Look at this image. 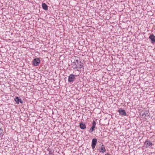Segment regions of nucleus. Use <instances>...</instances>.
Masks as SVG:
<instances>
[{
	"label": "nucleus",
	"instance_id": "nucleus-13",
	"mask_svg": "<svg viewBox=\"0 0 155 155\" xmlns=\"http://www.w3.org/2000/svg\"><path fill=\"white\" fill-rule=\"evenodd\" d=\"M101 150H99V151L100 152H101L103 153H104V152L106 151V149L104 146L103 144H102L101 146Z\"/></svg>",
	"mask_w": 155,
	"mask_h": 155
},
{
	"label": "nucleus",
	"instance_id": "nucleus-16",
	"mask_svg": "<svg viewBox=\"0 0 155 155\" xmlns=\"http://www.w3.org/2000/svg\"><path fill=\"white\" fill-rule=\"evenodd\" d=\"M3 130L2 129V128L0 127V135L1 134H3L2 133V132L3 131Z\"/></svg>",
	"mask_w": 155,
	"mask_h": 155
},
{
	"label": "nucleus",
	"instance_id": "nucleus-11",
	"mask_svg": "<svg viewBox=\"0 0 155 155\" xmlns=\"http://www.w3.org/2000/svg\"><path fill=\"white\" fill-rule=\"evenodd\" d=\"M80 127L82 129H84L86 128L85 124L82 122L80 123Z\"/></svg>",
	"mask_w": 155,
	"mask_h": 155
},
{
	"label": "nucleus",
	"instance_id": "nucleus-9",
	"mask_svg": "<svg viewBox=\"0 0 155 155\" xmlns=\"http://www.w3.org/2000/svg\"><path fill=\"white\" fill-rule=\"evenodd\" d=\"M149 38L151 40L152 43L154 44L155 43V36L153 34L150 35Z\"/></svg>",
	"mask_w": 155,
	"mask_h": 155
},
{
	"label": "nucleus",
	"instance_id": "nucleus-3",
	"mask_svg": "<svg viewBox=\"0 0 155 155\" xmlns=\"http://www.w3.org/2000/svg\"><path fill=\"white\" fill-rule=\"evenodd\" d=\"M77 76L73 74H71L68 77V81L69 82H73L75 80V78Z\"/></svg>",
	"mask_w": 155,
	"mask_h": 155
},
{
	"label": "nucleus",
	"instance_id": "nucleus-17",
	"mask_svg": "<svg viewBox=\"0 0 155 155\" xmlns=\"http://www.w3.org/2000/svg\"><path fill=\"white\" fill-rule=\"evenodd\" d=\"M105 155H111L109 153H107V154H105Z\"/></svg>",
	"mask_w": 155,
	"mask_h": 155
},
{
	"label": "nucleus",
	"instance_id": "nucleus-18",
	"mask_svg": "<svg viewBox=\"0 0 155 155\" xmlns=\"http://www.w3.org/2000/svg\"><path fill=\"white\" fill-rule=\"evenodd\" d=\"M75 64H76V65H79V64H77V63H76Z\"/></svg>",
	"mask_w": 155,
	"mask_h": 155
},
{
	"label": "nucleus",
	"instance_id": "nucleus-5",
	"mask_svg": "<svg viewBox=\"0 0 155 155\" xmlns=\"http://www.w3.org/2000/svg\"><path fill=\"white\" fill-rule=\"evenodd\" d=\"M149 110H147L145 111L143 114L141 115V117L143 118H144L147 117H148L149 115Z\"/></svg>",
	"mask_w": 155,
	"mask_h": 155
},
{
	"label": "nucleus",
	"instance_id": "nucleus-12",
	"mask_svg": "<svg viewBox=\"0 0 155 155\" xmlns=\"http://www.w3.org/2000/svg\"><path fill=\"white\" fill-rule=\"evenodd\" d=\"M75 63H74V62H72L71 64V66L72 68L74 69H76L77 70L78 69V65H76Z\"/></svg>",
	"mask_w": 155,
	"mask_h": 155
},
{
	"label": "nucleus",
	"instance_id": "nucleus-7",
	"mask_svg": "<svg viewBox=\"0 0 155 155\" xmlns=\"http://www.w3.org/2000/svg\"><path fill=\"white\" fill-rule=\"evenodd\" d=\"M96 124V123L95 121L94 120L92 122V126L89 130V132L90 133H91L94 130V128L95 127Z\"/></svg>",
	"mask_w": 155,
	"mask_h": 155
},
{
	"label": "nucleus",
	"instance_id": "nucleus-10",
	"mask_svg": "<svg viewBox=\"0 0 155 155\" xmlns=\"http://www.w3.org/2000/svg\"><path fill=\"white\" fill-rule=\"evenodd\" d=\"M83 64L82 63H81V61H80L79 65H78V69L77 71H80L81 69V68H83Z\"/></svg>",
	"mask_w": 155,
	"mask_h": 155
},
{
	"label": "nucleus",
	"instance_id": "nucleus-8",
	"mask_svg": "<svg viewBox=\"0 0 155 155\" xmlns=\"http://www.w3.org/2000/svg\"><path fill=\"white\" fill-rule=\"evenodd\" d=\"M14 100L17 104H18L19 102L21 104H22L23 103V101H22L21 99H19L18 97H16L14 98Z\"/></svg>",
	"mask_w": 155,
	"mask_h": 155
},
{
	"label": "nucleus",
	"instance_id": "nucleus-1",
	"mask_svg": "<svg viewBox=\"0 0 155 155\" xmlns=\"http://www.w3.org/2000/svg\"><path fill=\"white\" fill-rule=\"evenodd\" d=\"M40 62V60L38 58H34L33 61V64L35 66L39 65Z\"/></svg>",
	"mask_w": 155,
	"mask_h": 155
},
{
	"label": "nucleus",
	"instance_id": "nucleus-2",
	"mask_svg": "<svg viewBox=\"0 0 155 155\" xmlns=\"http://www.w3.org/2000/svg\"><path fill=\"white\" fill-rule=\"evenodd\" d=\"M144 145L146 148L151 147L153 144L150 140H147L144 142Z\"/></svg>",
	"mask_w": 155,
	"mask_h": 155
},
{
	"label": "nucleus",
	"instance_id": "nucleus-15",
	"mask_svg": "<svg viewBox=\"0 0 155 155\" xmlns=\"http://www.w3.org/2000/svg\"><path fill=\"white\" fill-rule=\"evenodd\" d=\"M80 61H80L79 58L75 57L74 61L73 62L74 63H77V64H79L80 63Z\"/></svg>",
	"mask_w": 155,
	"mask_h": 155
},
{
	"label": "nucleus",
	"instance_id": "nucleus-14",
	"mask_svg": "<svg viewBox=\"0 0 155 155\" xmlns=\"http://www.w3.org/2000/svg\"><path fill=\"white\" fill-rule=\"evenodd\" d=\"M42 8L43 9L47 10H48V6L45 3H43L42 4Z\"/></svg>",
	"mask_w": 155,
	"mask_h": 155
},
{
	"label": "nucleus",
	"instance_id": "nucleus-4",
	"mask_svg": "<svg viewBox=\"0 0 155 155\" xmlns=\"http://www.w3.org/2000/svg\"><path fill=\"white\" fill-rule=\"evenodd\" d=\"M118 112L120 114L123 116H126L127 115L126 111L124 110L122 108H120L118 110Z\"/></svg>",
	"mask_w": 155,
	"mask_h": 155
},
{
	"label": "nucleus",
	"instance_id": "nucleus-6",
	"mask_svg": "<svg viewBox=\"0 0 155 155\" xmlns=\"http://www.w3.org/2000/svg\"><path fill=\"white\" fill-rule=\"evenodd\" d=\"M97 143V139L96 138H93L92 139V143H91V147L93 149H94Z\"/></svg>",
	"mask_w": 155,
	"mask_h": 155
}]
</instances>
